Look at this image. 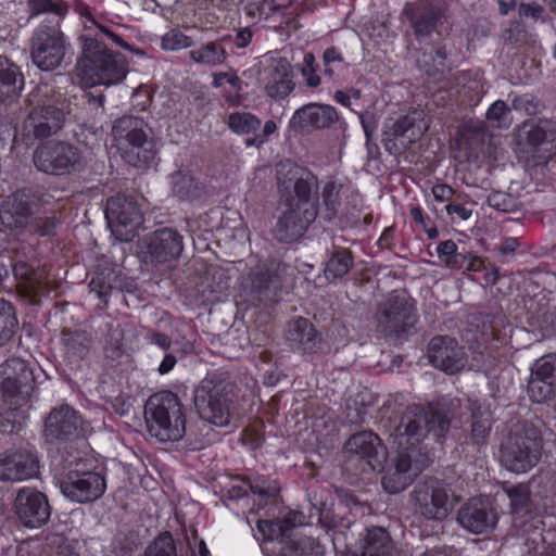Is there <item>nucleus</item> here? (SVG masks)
Masks as SVG:
<instances>
[{
  "instance_id": "50",
  "label": "nucleus",
  "mask_w": 556,
  "mask_h": 556,
  "mask_svg": "<svg viewBox=\"0 0 556 556\" xmlns=\"http://www.w3.org/2000/svg\"><path fill=\"white\" fill-rule=\"evenodd\" d=\"M510 501V511L515 515H525L530 511V489L527 484L519 483L506 489Z\"/></svg>"
},
{
  "instance_id": "54",
  "label": "nucleus",
  "mask_w": 556,
  "mask_h": 556,
  "mask_svg": "<svg viewBox=\"0 0 556 556\" xmlns=\"http://www.w3.org/2000/svg\"><path fill=\"white\" fill-rule=\"evenodd\" d=\"M414 481L410 476L390 467L382 477V486L390 494H397L404 491Z\"/></svg>"
},
{
  "instance_id": "55",
  "label": "nucleus",
  "mask_w": 556,
  "mask_h": 556,
  "mask_svg": "<svg viewBox=\"0 0 556 556\" xmlns=\"http://www.w3.org/2000/svg\"><path fill=\"white\" fill-rule=\"evenodd\" d=\"M307 495L312 507L317 510L319 519L324 518L325 513H328L333 505L330 489L327 486H317L309 489Z\"/></svg>"
},
{
  "instance_id": "15",
  "label": "nucleus",
  "mask_w": 556,
  "mask_h": 556,
  "mask_svg": "<svg viewBox=\"0 0 556 556\" xmlns=\"http://www.w3.org/2000/svg\"><path fill=\"white\" fill-rule=\"evenodd\" d=\"M66 114L63 109L53 104L34 106L22 126V139L26 144L56 135L65 124Z\"/></svg>"
},
{
  "instance_id": "24",
  "label": "nucleus",
  "mask_w": 556,
  "mask_h": 556,
  "mask_svg": "<svg viewBox=\"0 0 556 556\" xmlns=\"http://www.w3.org/2000/svg\"><path fill=\"white\" fill-rule=\"evenodd\" d=\"M152 263L163 264L177 260L184 250V237L175 229L164 227L144 240Z\"/></svg>"
},
{
  "instance_id": "48",
  "label": "nucleus",
  "mask_w": 556,
  "mask_h": 556,
  "mask_svg": "<svg viewBox=\"0 0 556 556\" xmlns=\"http://www.w3.org/2000/svg\"><path fill=\"white\" fill-rule=\"evenodd\" d=\"M143 556H178L176 541L168 531L160 533L146 547Z\"/></svg>"
},
{
  "instance_id": "28",
  "label": "nucleus",
  "mask_w": 556,
  "mask_h": 556,
  "mask_svg": "<svg viewBox=\"0 0 556 556\" xmlns=\"http://www.w3.org/2000/svg\"><path fill=\"white\" fill-rule=\"evenodd\" d=\"M469 410V429L465 439V444L472 446L476 452L480 453L489 443L493 426L492 413L489 408L483 407L479 402H470Z\"/></svg>"
},
{
  "instance_id": "13",
  "label": "nucleus",
  "mask_w": 556,
  "mask_h": 556,
  "mask_svg": "<svg viewBox=\"0 0 556 556\" xmlns=\"http://www.w3.org/2000/svg\"><path fill=\"white\" fill-rule=\"evenodd\" d=\"M42 195L35 188H22L8 195L0 205L1 225L8 230L24 233Z\"/></svg>"
},
{
  "instance_id": "61",
  "label": "nucleus",
  "mask_w": 556,
  "mask_h": 556,
  "mask_svg": "<svg viewBox=\"0 0 556 556\" xmlns=\"http://www.w3.org/2000/svg\"><path fill=\"white\" fill-rule=\"evenodd\" d=\"M124 355V346L122 342V332L110 330L106 334L104 345V356L111 361H118Z\"/></svg>"
},
{
  "instance_id": "30",
  "label": "nucleus",
  "mask_w": 556,
  "mask_h": 556,
  "mask_svg": "<svg viewBox=\"0 0 556 556\" xmlns=\"http://www.w3.org/2000/svg\"><path fill=\"white\" fill-rule=\"evenodd\" d=\"M405 14L419 42L434 39L432 36L441 17V10L438 7L422 3L409 4L405 8Z\"/></svg>"
},
{
  "instance_id": "26",
  "label": "nucleus",
  "mask_w": 556,
  "mask_h": 556,
  "mask_svg": "<svg viewBox=\"0 0 556 556\" xmlns=\"http://www.w3.org/2000/svg\"><path fill=\"white\" fill-rule=\"evenodd\" d=\"M435 39L421 42L419 53L416 60L417 67L430 77H438L443 74L447 65L450 54V40L442 38L438 33Z\"/></svg>"
},
{
  "instance_id": "7",
  "label": "nucleus",
  "mask_w": 556,
  "mask_h": 556,
  "mask_svg": "<svg viewBox=\"0 0 556 556\" xmlns=\"http://www.w3.org/2000/svg\"><path fill=\"white\" fill-rule=\"evenodd\" d=\"M417 321L415 301L403 291L392 292L378 304L375 313L376 329L386 339H402L415 333Z\"/></svg>"
},
{
  "instance_id": "40",
  "label": "nucleus",
  "mask_w": 556,
  "mask_h": 556,
  "mask_svg": "<svg viewBox=\"0 0 556 556\" xmlns=\"http://www.w3.org/2000/svg\"><path fill=\"white\" fill-rule=\"evenodd\" d=\"M170 178L173 193L181 200H195L204 192L203 185L188 172L178 170Z\"/></svg>"
},
{
  "instance_id": "53",
  "label": "nucleus",
  "mask_w": 556,
  "mask_h": 556,
  "mask_svg": "<svg viewBox=\"0 0 556 556\" xmlns=\"http://www.w3.org/2000/svg\"><path fill=\"white\" fill-rule=\"evenodd\" d=\"M437 253L446 267L462 268L465 266L466 256L457 252V245L453 240L440 242Z\"/></svg>"
},
{
  "instance_id": "52",
  "label": "nucleus",
  "mask_w": 556,
  "mask_h": 556,
  "mask_svg": "<svg viewBox=\"0 0 556 556\" xmlns=\"http://www.w3.org/2000/svg\"><path fill=\"white\" fill-rule=\"evenodd\" d=\"M60 225L61 220L55 214L36 217L33 215L26 230L40 237H54L58 233Z\"/></svg>"
},
{
  "instance_id": "14",
  "label": "nucleus",
  "mask_w": 556,
  "mask_h": 556,
  "mask_svg": "<svg viewBox=\"0 0 556 556\" xmlns=\"http://www.w3.org/2000/svg\"><path fill=\"white\" fill-rule=\"evenodd\" d=\"M149 130L148 124L142 118L125 115L114 122L112 136L117 144L128 143L131 147V153L136 151L139 162L148 165L155 157L152 141L149 140Z\"/></svg>"
},
{
  "instance_id": "21",
  "label": "nucleus",
  "mask_w": 556,
  "mask_h": 556,
  "mask_svg": "<svg viewBox=\"0 0 556 556\" xmlns=\"http://www.w3.org/2000/svg\"><path fill=\"white\" fill-rule=\"evenodd\" d=\"M429 362L438 369L454 375L466 365L465 352L454 338L437 336L428 344Z\"/></svg>"
},
{
  "instance_id": "3",
  "label": "nucleus",
  "mask_w": 556,
  "mask_h": 556,
  "mask_svg": "<svg viewBox=\"0 0 556 556\" xmlns=\"http://www.w3.org/2000/svg\"><path fill=\"white\" fill-rule=\"evenodd\" d=\"M81 58L78 67L91 85L111 86L122 81L127 74V61L121 52L110 50L97 35H80Z\"/></svg>"
},
{
  "instance_id": "42",
  "label": "nucleus",
  "mask_w": 556,
  "mask_h": 556,
  "mask_svg": "<svg viewBox=\"0 0 556 556\" xmlns=\"http://www.w3.org/2000/svg\"><path fill=\"white\" fill-rule=\"evenodd\" d=\"M117 282L118 273L112 268H103L94 273L89 282V288L101 300L102 305L100 308L108 305L110 294Z\"/></svg>"
},
{
  "instance_id": "10",
  "label": "nucleus",
  "mask_w": 556,
  "mask_h": 556,
  "mask_svg": "<svg viewBox=\"0 0 556 556\" xmlns=\"http://www.w3.org/2000/svg\"><path fill=\"white\" fill-rule=\"evenodd\" d=\"M33 163L38 172L51 176H65L83 170L86 159L74 143L50 140L40 143L34 150Z\"/></svg>"
},
{
  "instance_id": "1",
  "label": "nucleus",
  "mask_w": 556,
  "mask_h": 556,
  "mask_svg": "<svg viewBox=\"0 0 556 556\" xmlns=\"http://www.w3.org/2000/svg\"><path fill=\"white\" fill-rule=\"evenodd\" d=\"M4 379L0 386V433L18 431L30 408L35 390L33 370L20 359L12 358L3 366Z\"/></svg>"
},
{
  "instance_id": "6",
  "label": "nucleus",
  "mask_w": 556,
  "mask_h": 556,
  "mask_svg": "<svg viewBox=\"0 0 556 556\" xmlns=\"http://www.w3.org/2000/svg\"><path fill=\"white\" fill-rule=\"evenodd\" d=\"M233 384L223 375L211 374L195 388L194 407L201 419L217 427L230 422V404Z\"/></svg>"
},
{
  "instance_id": "23",
  "label": "nucleus",
  "mask_w": 556,
  "mask_h": 556,
  "mask_svg": "<svg viewBox=\"0 0 556 556\" xmlns=\"http://www.w3.org/2000/svg\"><path fill=\"white\" fill-rule=\"evenodd\" d=\"M457 522L468 532L485 534L495 528L497 514L488 502L473 497L458 509Z\"/></svg>"
},
{
  "instance_id": "9",
  "label": "nucleus",
  "mask_w": 556,
  "mask_h": 556,
  "mask_svg": "<svg viewBox=\"0 0 556 556\" xmlns=\"http://www.w3.org/2000/svg\"><path fill=\"white\" fill-rule=\"evenodd\" d=\"M33 63L45 72L54 71L71 63L72 48L58 23L38 26L29 41Z\"/></svg>"
},
{
  "instance_id": "11",
  "label": "nucleus",
  "mask_w": 556,
  "mask_h": 556,
  "mask_svg": "<svg viewBox=\"0 0 556 556\" xmlns=\"http://www.w3.org/2000/svg\"><path fill=\"white\" fill-rule=\"evenodd\" d=\"M276 177L279 188L289 190L292 187L286 205L318 214V180L313 173L287 160L277 165Z\"/></svg>"
},
{
  "instance_id": "29",
  "label": "nucleus",
  "mask_w": 556,
  "mask_h": 556,
  "mask_svg": "<svg viewBox=\"0 0 556 556\" xmlns=\"http://www.w3.org/2000/svg\"><path fill=\"white\" fill-rule=\"evenodd\" d=\"M285 338L292 350L315 353L321 343V337L314 325L304 317L288 323Z\"/></svg>"
},
{
  "instance_id": "19",
  "label": "nucleus",
  "mask_w": 556,
  "mask_h": 556,
  "mask_svg": "<svg viewBox=\"0 0 556 556\" xmlns=\"http://www.w3.org/2000/svg\"><path fill=\"white\" fill-rule=\"evenodd\" d=\"M338 121L339 114L336 108L312 102L294 111L289 121V129L300 135H309L314 131L329 129Z\"/></svg>"
},
{
  "instance_id": "44",
  "label": "nucleus",
  "mask_w": 556,
  "mask_h": 556,
  "mask_svg": "<svg viewBox=\"0 0 556 556\" xmlns=\"http://www.w3.org/2000/svg\"><path fill=\"white\" fill-rule=\"evenodd\" d=\"M18 329V319L14 305L0 298V346L10 342Z\"/></svg>"
},
{
  "instance_id": "49",
  "label": "nucleus",
  "mask_w": 556,
  "mask_h": 556,
  "mask_svg": "<svg viewBox=\"0 0 556 556\" xmlns=\"http://www.w3.org/2000/svg\"><path fill=\"white\" fill-rule=\"evenodd\" d=\"M245 483L249 490L258 496L260 505H266L269 500L278 495L280 490L275 480H269L264 477H256L254 479L247 478Z\"/></svg>"
},
{
  "instance_id": "43",
  "label": "nucleus",
  "mask_w": 556,
  "mask_h": 556,
  "mask_svg": "<svg viewBox=\"0 0 556 556\" xmlns=\"http://www.w3.org/2000/svg\"><path fill=\"white\" fill-rule=\"evenodd\" d=\"M189 55L195 63L211 67L223 64L227 59L224 47L217 41H211L192 49Z\"/></svg>"
},
{
  "instance_id": "60",
  "label": "nucleus",
  "mask_w": 556,
  "mask_h": 556,
  "mask_svg": "<svg viewBox=\"0 0 556 556\" xmlns=\"http://www.w3.org/2000/svg\"><path fill=\"white\" fill-rule=\"evenodd\" d=\"M553 386L554 384L547 383L544 379L535 377L532 372L528 383V393L533 402L542 403L551 395Z\"/></svg>"
},
{
  "instance_id": "56",
  "label": "nucleus",
  "mask_w": 556,
  "mask_h": 556,
  "mask_svg": "<svg viewBox=\"0 0 556 556\" xmlns=\"http://www.w3.org/2000/svg\"><path fill=\"white\" fill-rule=\"evenodd\" d=\"M535 377L544 379L549 384L556 383V354H547L539 358L532 369Z\"/></svg>"
},
{
  "instance_id": "39",
  "label": "nucleus",
  "mask_w": 556,
  "mask_h": 556,
  "mask_svg": "<svg viewBox=\"0 0 556 556\" xmlns=\"http://www.w3.org/2000/svg\"><path fill=\"white\" fill-rule=\"evenodd\" d=\"M354 267V256L351 250L333 244L329 258L325 264V277L329 281L346 276Z\"/></svg>"
},
{
  "instance_id": "47",
  "label": "nucleus",
  "mask_w": 556,
  "mask_h": 556,
  "mask_svg": "<svg viewBox=\"0 0 556 556\" xmlns=\"http://www.w3.org/2000/svg\"><path fill=\"white\" fill-rule=\"evenodd\" d=\"M227 125L238 135H249L260 129L261 119L250 112H233L229 114Z\"/></svg>"
},
{
  "instance_id": "31",
  "label": "nucleus",
  "mask_w": 556,
  "mask_h": 556,
  "mask_svg": "<svg viewBox=\"0 0 556 556\" xmlns=\"http://www.w3.org/2000/svg\"><path fill=\"white\" fill-rule=\"evenodd\" d=\"M268 79L265 90L268 97L274 99H285L295 88L293 81L292 65L285 58H280L271 63L268 68Z\"/></svg>"
},
{
  "instance_id": "64",
  "label": "nucleus",
  "mask_w": 556,
  "mask_h": 556,
  "mask_svg": "<svg viewBox=\"0 0 556 556\" xmlns=\"http://www.w3.org/2000/svg\"><path fill=\"white\" fill-rule=\"evenodd\" d=\"M304 65L301 70L302 75L305 77L308 87L316 88L320 84V78L316 74L318 65L313 53L308 52L304 54Z\"/></svg>"
},
{
  "instance_id": "59",
  "label": "nucleus",
  "mask_w": 556,
  "mask_h": 556,
  "mask_svg": "<svg viewBox=\"0 0 556 556\" xmlns=\"http://www.w3.org/2000/svg\"><path fill=\"white\" fill-rule=\"evenodd\" d=\"M486 203L490 207L503 213H510L517 210L515 198L502 191H493L488 197Z\"/></svg>"
},
{
  "instance_id": "2",
  "label": "nucleus",
  "mask_w": 556,
  "mask_h": 556,
  "mask_svg": "<svg viewBox=\"0 0 556 556\" xmlns=\"http://www.w3.org/2000/svg\"><path fill=\"white\" fill-rule=\"evenodd\" d=\"M451 427V417L444 407L430 403L427 407L410 405L402 414L391 433L397 448L417 447L425 439L439 441Z\"/></svg>"
},
{
  "instance_id": "46",
  "label": "nucleus",
  "mask_w": 556,
  "mask_h": 556,
  "mask_svg": "<svg viewBox=\"0 0 556 556\" xmlns=\"http://www.w3.org/2000/svg\"><path fill=\"white\" fill-rule=\"evenodd\" d=\"M419 455H421V451L417 447L399 448L392 467L415 480L425 467V464H421L417 458Z\"/></svg>"
},
{
  "instance_id": "25",
  "label": "nucleus",
  "mask_w": 556,
  "mask_h": 556,
  "mask_svg": "<svg viewBox=\"0 0 556 556\" xmlns=\"http://www.w3.org/2000/svg\"><path fill=\"white\" fill-rule=\"evenodd\" d=\"M287 208L278 218L274 229L275 238L280 242H293L301 238L318 214L293 205Z\"/></svg>"
},
{
  "instance_id": "27",
  "label": "nucleus",
  "mask_w": 556,
  "mask_h": 556,
  "mask_svg": "<svg viewBox=\"0 0 556 556\" xmlns=\"http://www.w3.org/2000/svg\"><path fill=\"white\" fill-rule=\"evenodd\" d=\"M345 451L365 459L372 470L382 467L387 459V448L381 439L371 431L352 435L345 443Z\"/></svg>"
},
{
  "instance_id": "32",
  "label": "nucleus",
  "mask_w": 556,
  "mask_h": 556,
  "mask_svg": "<svg viewBox=\"0 0 556 556\" xmlns=\"http://www.w3.org/2000/svg\"><path fill=\"white\" fill-rule=\"evenodd\" d=\"M25 86L21 67L5 55H0V103L17 99Z\"/></svg>"
},
{
  "instance_id": "33",
  "label": "nucleus",
  "mask_w": 556,
  "mask_h": 556,
  "mask_svg": "<svg viewBox=\"0 0 556 556\" xmlns=\"http://www.w3.org/2000/svg\"><path fill=\"white\" fill-rule=\"evenodd\" d=\"M60 340L70 363L85 359L93 345V336L86 329L64 328L61 330Z\"/></svg>"
},
{
  "instance_id": "17",
  "label": "nucleus",
  "mask_w": 556,
  "mask_h": 556,
  "mask_svg": "<svg viewBox=\"0 0 556 556\" xmlns=\"http://www.w3.org/2000/svg\"><path fill=\"white\" fill-rule=\"evenodd\" d=\"M62 494L78 504L99 500L105 492V478L96 471L71 470L60 480Z\"/></svg>"
},
{
  "instance_id": "5",
  "label": "nucleus",
  "mask_w": 556,
  "mask_h": 556,
  "mask_svg": "<svg viewBox=\"0 0 556 556\" xmlns=\"http://www.w3.org/2000/svg\"><path fill=\"white\" fill-rule=\"evenodd\" d=\"M542 438L531 422H518L500 446L502 465L515 473H523L538 465L542 455Z\"/></svg>"
},
{
  "instance_id": "57",
  "label": "nucleus",
  "mask_w": 556,
  "mask_h": 556,
  "mask_svg": "<svg viewBox=\"0 0 556 556\" xmlns=\"http://www.w3.org/2000/svg\"><path fill=\"white\" fill-rule=\"evenodd\" d=\"M511 106L515 111L522 112L527 115H535L541 112L543 104L533 94L525 93L513 98Z\"/></svg>"
},
{
  "instance_id": "8",
  "label": "nucleus",
  "mask_w": 556,
  "mask_h": 556,
  "mask_svg": "<svg viewBox=\"0 0 556 556\" xmlns=\"http://www.w3.org/2000/svg\"><path fill=\"white\" fill-rule=\"evenodd\" d=\"M410 501L416 514L426 520L442 522L460 503L462 496L445 480L426 477L414 486Z\"/></svg>"
},
{
  "instance_id": "12",
  "label": "nucleus",
  "mask_w": 556,
  "mask_h": 556,
  "mask_svg": "<svg viewBox=\"0 0 556 556\" xmlns=\"http://www.w3.org/2000/svg\"><path fill=\"white\" fill-rule=\"evenodd\" d=\"M105 218L112 235L122 242H130L143 223L140 205L132 195L118 193L110 197Z\"/></svg>"
},
{
  "instance_id": "34",
  "label": "nucleus",
  "mask_w": 556,
  "mask_h": 556,
  "mask_svg": "<svg viewBox=\"0 0 556 556\" xmlns=\"http://www.w3.org/2000/svg\"><path fill=\"white\" fill-rule=\"evenodd\" d=\"M527 141L536 152L546 153L548 156L555 155L556 122L552 119H540L528 131Z\"/></svg>"
},
{
  "instance_id": "62",
  "label": "nucleus",
  "mask_w": 556,
  "mask_h": 556,
  "mask_svg": "<svg viewBox=\"0 0 556 556\" xmlns=\"http://www.w3.org/2000/svg\"><path fill=\"white\" fill-rule=\"evenodd\" d=\"M192 46V39L178 29H172L162 37L164 50H180Z\"/></svg>"
},
{
  "instance_id": "45",
  "label": "nucleus",
  "mask_w": 556,
  "mask_h": 556,
  "mask_svg": "<svg viewBox=\"0 0 556 556\" xmlns=\"http://www.w3.org/2000/svg\"><path fill=\"white\" fill-rule=\"evenodd\" d=\"M341 188L342 185L336 181L325 184L321 191L323 206L320 210L318 208V215L323 220L329 223L336 218L340 206L339 195Z\"/></svg>"
},
{
  "instance_id": "58",
  "label": "nucleus",
  "mask_w": 556,
  "mask_h": 556,
  "mask_svg": "<svg viewBox=\"0 0 556 556\" xmlns=\"http://www.w3.org/2000/svg\"><path fill=\"white\" fill-rule=\"evenodd\" d=\"M289 552H294L296 556H321V545L311 536L301 538L292 543Z\"/></svg>"
},
{
  "instance_id": "16",
  "label": "nucleus",
  "mask_w": 556,
  "mask_h": 556,
  "mask_svg": "<svg viewBox=\"0 0 556 556\" xmlns=\"http://www.w3.org/2000/svg\"><path fill=\"white\" fill-rule=\"evenodd\" d=\"M294 269L278 258L257 266L250 274L251 292L258 300H270L293 277Z\"/></svg>"
},
{
  "instance_id": "37",
  "label": "nucleus",
  "mask_w": 556,
  "mask_h": 556,
  "mask_svg": "<svg viewBox=\"0 0 556 556\" xmlns=\"http://www.w3.org/2000/svg\"><path fill=\"white\" fill-rule=\"evenodd\" d=\"M13 275L24 288L26 296L37 295L46 280V271L27 262L18 261L13 265Z\"/></svg>"
},
{
  "instance_id": "20",
  "label": "nucleus",
  "mask_w": 556,
  "mask_h": 556,
  "mask_svg": "<svg viewBox=\"0 0 556 556\" xmlns=\"http://www.w3.org/2000/svg\"><path fill=\"white\" fill-rule=\"evenodd\" d=\"M83 420L79 414L70 405L53 408L45 420L43 438L54 444L66 442L78 437Z\"/></svg>"
},
{
  "instance_id": "41",
  "label": "nucleus",
  "mask_w": 556,
  "mask_h": 556,
  "mask_svg": "<svg viewBox=\"0 0 556 556\" xmlns=\"http://www.w3.org/2000/svg\"><path fill=\"white\" fill-rule=\"evenodd\" d=\"M26 12L29 18L40 15L51 16V23L61 25V21L67 13V7L62 0H26Z\"/></svg>"
},
{
  "instance_id": "22",
  "label": "nucleus",
  "mask_w": 556,
  "mask_h": 556,
  "mask_svg": "<svg viewBox=\"0 0 556 556\" xmlns=\"http://www.w3.org/2000/svg\"><path fill=\"white\" fill-rule=\"evenodd\" d=\"M39 472V458L35 451L21 448L0 455V480L23 481Z\"/></svg>"
},
{
  "instance_id": "35",
  "label": "nucleus",
  "mask_w": 556,
  "mask_h": 556,
  "mask_svg": "<svg viewBox=\"0 0 556 556\" xmlns=\"http://www.w3.org/2000/svg\"><path fill=\"white\" fill-rule=\"evenodd\" d=\"M482 76L477 72L464 71L454 74L451 88L463 96L471 105H477L485 93V86Z\"/></svg>"
},
{
  "instance_id": "63",
  "label": "nucleus",
  "mask_w": 556,
  "mask_h": 556,
  "mask_svg": "<svg viewBox=\"0 0 556 556\" xmlns=\"http://www.w3.org/2000/svg\"><path fill=\"white\" fill-rule=\"evenodd\" d=\"M258 532L262 533L264 540L274 541L287 536L280 519L263 520L260 519L256 523Z\"/></svg>"
},
{
  "instance_id": "18",
  "label": "nucleus",
  "mask_w": 556,
  "mask_h": 556,
  "mask_svg": "<svg viewBox=\"0 0 556 556\" xmlns=\"http://www.w3.org/2000/svg\"><path fill=\"white\" fill-rule=\"evenodd\" d=\"M51 505L47 495L34 488H22L14 500V513L18 522L28 529L46 526L51 517Z\"/></svg>"
},
{
  "instance_id": "4",
  "label": "nucleus",
  "mask_w": 556,
  "mask_h": 556,
  "mask_svg": "<svg viewBox=\"0 0 556 556\" xmlns=\"http://www.w3.org/2000/svg\"><path fill=\"white\" fill-rule=\"evenodd\" d=\"M144 420L150 435L161 442H175L186 432V417L178 396L170 391L151 395L144 404Z\"/></svg>"
},
{
  "instance_id": "36",
  "label": "nucleus",
  "mask_w": 556,
  "mask_h": 556,
  "mask_svg": "<svg viewBox=\"0 0 556 556\" xmlns=\"http://www.w3.org/2000/svg\"><path fill=\"white\" fill-rule=\"evenodd\" d=\"M427 128L422 112L414 111L400 117L390 128V135L395 139H403L402 144L407 146L418 140Z\"/></svg>"
},
{
  "instance_id": "51",
  "label": "nucleus",
  "mask_w": 556,
  "mask_h": 556,
  "mask_svg": "<svg viewBox=\"0 0 556 556\" xmlns=\"http://www.w3.org/2000/svg\"><path fill=\"white\" fill-rule=\"evenodd\" d=\"M485 118L493 127L508 129L513 123L511 109L503 100H497L488 109Z\"/></svg>"
},
{
  "instance_id": "38",
  "label": "nucleus",
  "mask_w": 556,
  "mask_h": 556,
  "mask_svg": "<svg viewBox=\"0 0 556 556\" xmlns=\"http://www.w3.org/2000/svg\"><path fill=\"white\" fill-rule=\"evenodd\" d=\"M392 540L383 528L374 527L366 530L359 556H391Z\"/></svg>"
}]
</instances>
